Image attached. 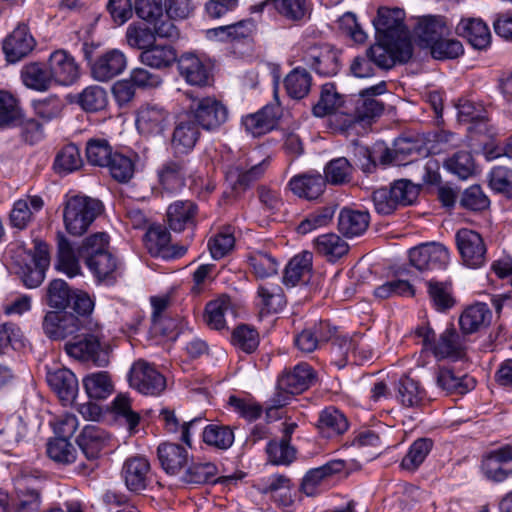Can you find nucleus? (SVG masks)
I'll list each match as a JSON object with an SVG mask.
<instances>
[{"label": "nucleus", "mask_w": 512, "mask_h": 512, "mask_svg": "<svg viewBox=\"0 0 512 512\" xmlns=\"http://www.w3.org/2000/svg\"><path fill=\"white\" fill-rule=\"evenodd\" d=\"M126 67L125 54L118 49H111L91 62V76L96 81L108 82L122 74Z\"/></svg>", "instance_id": "obj_15"}, {"label": "nucleus", "mask_w": 512, "mask_h": 512, "mask_svg": "<svg viewBox=\"0 0 512 512\" xmlns=\"http://www.w3.org/2000/svg\"><path fill=\"white\" fill-rule=\"evenodd\" d=\"M56 268L69 277L80 273V265L74 250L64 235L58 236V257Z\"/></svg>", "instance_id": "obj_52"}, {"label": "nucleus", "mask_w": 512, "mask_h": 512, "mask_svg": "<svg viewBox=\"0 0 512 512\" xmlns=\"http://www.w3.org/2000/svg\"><path fill=\"white\" fill-rule=\"evenodd\" d=\"M78 104L85 111H99L107 104V93L100 86H88L79 94Z\"/></svg>", "instance_id": "obj_62"}, {"label": "nucleus", "mask_w": 512, "mask_h": 512, "mask_svg": "<svg viewBox=\"0 0 512 512\" xmlns=\"http://www.w3.org/2000/svg\"><path fill=\"white\" fill-rule=\"evenodd\" d=\"M217 473V466L212 462H192L187 465L180 480L185 484L201 485L213 482Z\"/></svg>", "instance_id": "obj_46"}, {"label": "nucleus", "mask_w": 512, "mask_h": 512, "mask_svg": "<svg viewBox=\"0 0 512 512\" xmlns=\"http://www.w3.org/2000/svg\"><path fill=\"white\" fill-rule=\"evenodd\" d=\"M29 478L24 477L17 488V502L14 512H39L42 498L38 488L28 486Z\"/></svg>", "instance_id": "obj_44"}, {"label": "nucleus", "mask_w": 512, "mask_h": 512, "mask_svg": "<svg viewBox=\"0 0 512 512\" xmlns=\"http://www.w3.org/2000/svg\"><path fill=\"white\" fill-rule=\"evenodd\" d=\"M339 51L328 44L308 47L302 56L307 67L320 76L331 77L339 72Z\"/></svg>", "instance_id": "obj_10"}, {"label": "nucleus", "mask_w": 512, "mask_h": 512, "mask_svg": "<svg viewBox=\"0 0 512 512\" xmlns=\"http://www.w3.org/2000/svg\"><path fill=\"white\" fill-rule=\"evenodd\" d=\"M323 438L332 439L343 435L349 427L346 416L333 406L326 407L319 413L317 425Z\"/></svg>", "instance_id": "obj_25"}, {"label": "nucleus", "mask_w": 512, "mask_h": 512, "mask_svg": "<svg viewBox=\"0 0 512 512\" xmlns=\"http://www.w3.org/2000/svg\"><path fill=\"white\" fill-rule=\"evenodd\" d=\"M81 327L75 314L64 310L47 312L42 322L45 335L52 340L72 338Z\"/></svg>", "instance_id": "obj_13"}, {"label": "nucleus", "mask_w": 512, "mask_h": 512, "mask_svg": "<svg viewBox=\"0 0 512 512\" xmlns=\"http://www.w3.org/2000/svg\"><path fill=\"white\" fill-rule=\"evenodd\" d=\"M352 170V165L345 157L333 159L325 166V183L333 185L347 183L351 179Z\"/></svg>", "instance_id": "obj_58"}, {"label": "nucleus", "mask_w": 512, "mask_h": 512, "mask_svg": "<svg viewBox=\"0 0 512 512\" xmlns=\"http://www.w3.org/2000/svg\"><path fill=\"white\" fill-rule=\"evenodd\" d=\"M456 33L478 50L485 49L491 42L490 30L481 19L461 20L456 27Z\"/></svg>", "instance_id": "obj_26"}, {"label": "nucleus", "mask_w": 512, "mask_h": 512, "mask_svg": "<svg viewBox=\"0 0 512 512\" xmlns=\"http://www.w3.org/2000/svg\"><path fill=\"white\" fill-rule=\"evenodd\" d=\"M170 240V233L160 225L150 227L145 235V245L152 256L168 257Z\"/></svg>", "instance_id": "obj_55"}, {"label": "nucleus", "mask_w": 512, "mask_h": 512, "mask_svg": "<svg viewBox=\"0 0 512 512\" xmlns=\"http://www.w3.org/2000/svg\"><path fill=\"white\" fill-rule=\"evenodd\" d=\"M366 51L376 68L388 70L391 69L397 61L400 63L408 62L413 55V45L411 40L385 43L384 39L377 38V43Z\"/></svg>", "instance_id": "obj_4"}, {"label": "nucleus", "mask_w": 512, "mask_h": 512, "mask_svg": "<svg viewBox=\"0 0 512 512\" xmlns=\"http://www.w3.org/2000/svg\"><path fill=\"white\" fill-rule=\"evenodd\" d=\"M232 342L242 351L252 353L259 345V334L253 327L242 324L234 329Z\"/></svg>", "instance_id": "obj_64"}, {"label": "nucleus", "mask_w": 512, "mask_h": 512, "mask_svg": "<svg viewBox=\"0 0 512 512\" xmlns=\"http://www.w3.org/2000/svg\"><path fill=\"white\" fill-rule=\"evenodd\" d=\"M136 128L146 137L159 136L164 133L170 123V114L158 104H145L136 114Z\"/></svg>", "instance_id": "obj_12"}, {"label": "nucleus", "mask_w": 512, "mask_h": 512, "mask_svg": "<svg viewBox=\"0 0 512 512\" xmlns=\"http://www.w3.org/2000/svg\"><path fill=\"white\" fill-rule=\"evenodd\" d=\"M267 168V161L252 165L249 169L242 166H232L226 172V179L233 189H246L252 182L258 180Z\"/></svg>", "instance_id": "obj_39"}, {"label": "nucleus", "mask_w": 512, "mask_h": 512, "mask_svg": "<svg viewBox=\"0 0 512 512\" xmlns=\"http://www.w3.org/2000/svg\"><path fill=\"white\" fill-rule=\"evenodd\" d=\"M83 386L90 399H106L112 394L114 386L110 375L106 371L88 374L83 379Z\"/></svg>", "instance_id": "obj_45"}, {"label": "nucleus", "mask_w": 512, "mask_h": 512, "mask_svg": "<svg viewBox=\"0 0 512 512\" xmlns=\"http://www.w3.org/2000/svg\"><path fill=\"white\" fill-rule=\"evenodd\" d=\"M444 167L461 180L469 179L477 174V166L469 151H457L449 156Z\"/></svg>", "instance_id": "obj_42"}, {"label": "nucleus", "mask_w": 512, "mask_h": 512, "mask_svg": "<svg viewBox=\"0 0 512 512\" xmlns=\"http://www.w3.org/2000/svg\"><path fill=\"white\" fill-rule=\"evenodd\" d=\"M35 40L24 24L18 25L3 42V51L8 62L15 63L27 56L34 48Z\"/></svg>", "instance_id": "obj_19"}, {"label": "nucleus", "mask_w": 512, "mask_h": 512, "mask_svg": "<svg viewBox=\"0 0 512 512\" xmlns=\"http://www.w3.org/2000/svg\"><path fill=\"white\" fill-rule=\"evenodd\" d=\"M157 452L161 466L168 474L177 475L188 465L189 453L179 444H161Z\"/></svg>", "instance_id": "obj_28"}, {"label": "nucleus", "mask_w": 512, "mask_h": 512, "mask_svg": "<svg viewBox=\"0 0 512 512\" xmlns=\"http://www.w3.org/2000/svg\"><path fill=\"white\" fill-rule=\"evenodd\" d=\"M404 18L405 12L400 8H379L373 19L377 38L384 39L385 43L410 40Z\"/></svg>", "instance_id": "obj_6"}, {"label": "nucleus", "mask_w": 512, "mask_h": 512, "mask_svg": "<svg viewBox=\"0 0 512 512\" xmlns=\"http://www.w3.org/2000/svg\"><path fill=\"white\" fill-rule=\"evenodd\" d=\"M249 263L257 278H267L277 274L279 264L269 253L256 251L249 256Z\"/></svg>", "instance_id": "obj_61"}, {"label": "nucleus", "mask_w": 512, "mask_h": 512, "mask_svg": "<svg viewBox=\"0 0 512 512\" xmlns=\"http://www.w3.org/2000/svg\"><path fill=\"white\" fill-rule=\"evenodd\" d=\"M316 381L313 369L306 363H300L292 371L284 373L278 379V389L287 394H299L307 390Z\"/></svg>", "instance_id": "obj_21"}, {"label": "nucleus", "mask_w": 512, "mask_h": 512, "mask_svg": "<svg viewBox=\"0 0 512 512\" xmlns=\"http://www.w3.org/2000/svg\"><path fill=\"white\" fill-rule=\"evenodd\" d=\"M312 259L313 255L309 251L294 256L284 270L283 283L294 287L300 282H305L312 269Z\"/></svg>", "instance_id": "obj_37"}, {"label": "nucleus", "mask_w": 512, "mask_h": 512, "mask_svg": "<svg viewBox=\"0 0 512 512\" xmlns=\"http://www.w3.org/2000/svg\"><path fill=\"white\" fill-rule=\"evenodd\" d=\"M109 435L99 426L87 425L77 438V444L85 457L92 461L89 466H85L84 474H88L94 470V463L100 456L101 451L107 446Z\"/></svg>", "instance_id": "obj_16"}, {"label": "nucleus", "mask_w": 512, "mask_h": 512, "mask_svg": "<svg viewBox=\"0 0 512 512\" xmlns=\"http://www.w3.org/2000/svg\"><path fill=\"white\" fill-rule=\"evenodd\" d=\"M450 33V27L445 18L441 16L422 17L415 27L417 37L430 48L441 38L449 36Z\"/></svg>", "instance_id": "obj_27"}, {"label": "nucleus", "mask_w": 512, "mask_h": 512, "mask_svg": "<svg viewBox=\"0 0 512 512\" xmlns=\"http://www.w3.org/2000/svg\"><path fill=\"white\" fill-rule=\"evenodd\" d=\"M492 318V312L485 303H476L467 307L460 316L459 324L465 334H471L486 327Z\"/></svg>", "instance_id": "obj_36"}, {"label": "nucleus", "mask_w": 512, "mask_h": 512, "mask_svg": "<svg viewBox=\"0 0 512 512\" xmlns=\"http://www.w3.org/2000/svg\"><path fill=\"white\" fill-rule=\"evenodd\" d=\"M260 306L267 313H277L286 305V297L279 285L262 284L257 290Z\"/></svg>", "instance_id": "obj_49"}, {"label": "nucleus", "mask_w": 512, "mask_h": 512, "mask_svg": "<svg viewBox=\"0 0 512 512\" xmlns=\"http://www.w3.org/2000/svg\"><path fill=\"white\" fill-rule=\"evenodd\" d=\"M47 383L64 405L72 404L78 394V380L73 372L66 368L49 371Z\"/></svg>", "instance_id": "obj_20"}, {"label": "nucleus", "mask_w": 512, "mask_h": 512, "mask_svg": "<svg viewBox=\"0 0 512 512\" xmlns=\"http://www.w3.org/2000/svg\"><path fill=\"white\" fill-rule=\"evenodd\" d=\"M387 91V83L381 81L376 85L359 92L357 96L349 98V109L345 114L349 117V123L371 121L379 117L384 110V104L376 98Z\"/></svg>", "instance_id": "obj_3"}, {"label": "nucleus", "mask_w": 512, "mask_h": 512, "mask_svg": "<svg viewBox=\"0 0 512 512\" xmlns=\"http://www.w3.org/2000/svg\"><path fill=\"white\" fill-rule=\"evenodd\" d=\"M184 174V162L178 160L167 161L158 170L160 184L170 192L177 190L182 185Z\"/></svg>", "instance_id": "obj_53"}, {"label": "nucleus", "mask_w": 512, "mask_h": 512, "mask_svg": "<svg viewBox=\"0 0 512 512\" xmlns=\"http://www.w3.org/2000/svg\"><path fill=\"white\" fill-rule=\"evenodd\" d=\"M410 263L420 271L443 269L450 259L448 249L441 243H424L409 252Z\"/></svg>", "instance_id": "obj_11"}, {"label": "nucleus", "mask_w": 512, "mask_h": 512, "mask_svg": "<svg viewBox=\"0 0 512 512\" xmlns=\"http://www.w3.org/2000/svg\"><path fill=\"white\" fill-rule=\"evenodd\" d=\"M130 386L144 395L156 396L166 388L165 377L144 360L136 361L129 373Z\"/></svg>", "instance_id": "obj_8"}, {"label": "nucleus", "mask_w": 512, "mask_h": 512, "mask_svg": "<svg viewBox=\"0 0 512 512\" xmlns=\"http://www.w3.org/2000/svg\"><path fill=\"white\" fill-rule=\"evenodd\" d=\"M85 152L88 163L98 167H106L115 153L105 138H90L86 142Z\"/></svg>", "instance_id": "obj_48"}, {"label": "nucleus", "mask_w": 512, "mask_h": 512, "mask_svg": "<svg viewBox=\"0 0 512 512\" xmlns=\"http://www.w3.org/2000/svg\"><path fill=\"white\" fill-rule=\"evenodd\" d=\"M120 475L127 490L134 494L147 490L153 481L150 462L142 455L128 457L123 462Z\"/></svg>", "instance_id": "obj_7"}, {"label": "nucleus", "mask_w": 512, "mask_h": 512, "mask_svg": "<svg viewBox=\"0 0 512 512\" xmlns=\"http://www.w3.org/2000/svg\"><path fill=\"white\" fill-rule=\"evenodd\" d=\"M47 454L53 461L67 465L75 461L76 449L64 437H57L47 444Z\"/></svg>", "instance_id": "obj_59"}, {"label": "nucleus", "mask_w": 512, "mask_h": 512, "mask_svg": "<svg viewBox=\"0 0 512 512\" xmlns=\"http://www.w3.org/2000/svg\"><path fill=\"white\" fill-rule=\"evenodd\" d=\"M21 77L23 83L31 89L46 91L54 83L50 67L40 63H29L22 68Z\"/></svg>", "instance_id": "obj_40"}, {"label": "nucleus", "mask_w": 512, "mask_h": 512, "mask_svg": "<svg viewBox=\"0 0 512 512\" xmlns=\"http://www.w3.org/2000/svg\"><path fill=\"white\" fill-rule=\"evenodd\" d=\"M189 110L193 120L205 130H216L228 120L227 107L214 96L194 98Z\"/></svg>", "instance_id": "obj_5"}, {"label": "nucleus", "mask_w": 512, "mask_h": 512, "mask_svg": "<svg viewBox=\"0 0 512 512\" xmlns=\"http://www.w3.org/2000/svg\"><path fill=\"white\" fill-rule=\"evenodd\" d=\"M199 137V126L191 117L179 119L171 137V148L174 154L185 155L191 152Z\"/></svg>", "instance_id": "obj_18"}, {"label": "nucleus", "mask_w": 512, "mask_h": 512, "mask_svg": "<svg viewBox=\"0 0 512 512\" xmlns=\"http://www.w3.org/2000/svg\"><path fill=\"white\" fill-rule=\"evenodd\" d=\"M178 70L187 83L193 86H207L210 83V71L199 57L185 53L178 59Z\"/></svg>", "instance_id": "obj_22"}, {"label": "nucleus", "mask_w": 512, "mask_h": 512, "mask_svg": "<svg viewBox=\"0 0 512 512\" xmlns=\"http://www.w3.org/2000/svg\"><path fill=\"white\" fill-rule=\"evenodd\" d=\"M432 447L433 441L429 438L415 440L402 459L401 467L408 471H415L424 462Z\"/></svg>", "instance_id": "obj_54"}, {"label": "nucleus", "mask_w": 512, "mask_h": 512, "mask_svg": "<svg viewBox=\"0 0 512 512\" xmlns=\"http://www.w3.org/2000/svg\"><path fill=\"white\" fill-rule=\"evenodd\" d=\"M85 263L99 280L112 278L117 268V261L109 251L90 256Z\"/></svg>", "instance_id": "obj_57"}, {"label": "nucleus", "mask_w": 512, "mask_h": 512, "mask_svg": "<svg viewBox=\"0 0 512 512\" xmlns=\"http://www.w3.org/2000/svg\"><path fill=\"white\" fill-rule=\"evenodd\" d=\"M455 241L464 265L479 268L485 264L487 248L478 232L462 228L457 231Z\"/></svg>", "instance_id": "obj_9"}, {"label": "nucleus", "mask_w": 512, "mask_h": 512, "mask_svg": "<svg viewBox=\"0 0 512 512\" xmlns=\"http://www.w3.org/2000/svg\"><path fill=\"white\" fill-rule=\"evenodd\" d=\"M203 441L220 450L230 448L234 442V433L229 426L211 424L203 431Z\"/></svg>", "instance_id": "obj_56"}, {"label": "nucleus", "mask_w": 512, "mask_h": 512, "mask_svg": "<svg viewBox=\"0 0 512 512\" xmlns=\"http://www.w3.org/2000/svg\"><path fill=\"white\" fill-rule=\"evenodd\" d=\"M44 202L39 196H30L16 201L10 212L9 220L13 228L25 229L33 219L34 212L42 209Z\"/></svg>", "instance_id": "obj_35"}, {"label": "nucleus", "mask_w": 512, "mask_h": 512, "mask_svg": "<svg viewBox=\"0 0 512 512\" xmlns=\"http://www.w3.org/2000/svg\"><path fill=\"white\" fill-rule=\"evenodd\" d=\"M102 329L97 321L86 320L84 326L65 343L66 353L80 361H91L99 367L107 364V359L102 355Z\"/></svg>", "instance_id": "obj_1"}, {"label": "nucleus", "mask_w": 512, "mask_h": 512, "mask_svg": "<svg viewBox=\"0 0 512 512\" xmlns=\"http://www.w3.org/2000/svg\"><path fill=\"white\" fill-rule=\"evenodd\" d=\"M425 392L419 383L410 377L401 378L396 384V398L407 408L418 407L424 400Z\"/></svg>", "instance_id": "obj_43"}, {"label": "nucleus", "mask_w": 512, "mask_h": 512, "mask_svg": "<svg viewBox=\"0 0 512 512\" xmlns=\"http://www.w3.org/2000/svg\"><path fill=\"white\" fill-rule=\"evenodd\" d=\"M48 63L55 84L69 86L80 76L79 66L74 57L65 50L54 51Z\"/></svg>", "instance_id": "obj_17"}, {"label": "nucleus", "mask_w": 512, "mask_h": 512, "mask_svg": "<svg viewBox=\"0 0 512 512\" xmlns=\"http://www.w3.org/2000/svg\"><path fill=\"white\" fill-rule=\"evenodd\" d=\"M139 59L142 64L154 69H165L176 61L177 54L170 45L152 44L144 51H141Z\"/></svg>", "instance_id": "obj_38"}, {"label": "nucleus", "mask_w": 512, "mask_h": 512, "mask_svg": "<svg viewBox=\"0 0 512 512\" xmlns=\"http://www.w3.org/2000/svg\"><path fill=\"white\" fill-rule=\"evenodd\" d=\"M316 251L328 261L334 262L349 251V245L339 235L334 233L323 234L314 240Z\"/></svg>", "instance_id": "obj_41"}, {"label": "nucleus", "mask_w": 512, "mask_h": 512, "mask_svg": "<svg viewBox=\"0 0 512 512\" xmlns=\"http://www.w3.org/2000/svg\"><path fill=\"white\" fill-rule=\"evenodd\" d=\"M102 212V203L87 196L67 199L63 210L66 231L72 236L83 235Z\"/></svg>", "instance_id": "obj_2"}, {"label": "nucleus", "mask_w": 512, "mask_h": 512, "mask_svg": "<svg viewBox=\"0 0 512 512\" xmlns=\"http://www.w3.org/2000/svg\"><path fill=\"white\" fill-rule=\"evenodd\" d=\"M349 109V99L344 100L333 83H326L322 86L319 101L313 106V114L317 117L341 112L345 114Z\"/></svg>", "instance_id": "obj_29"}, {"label": "nucleus", "mask_w": 512, "mask_h": 512, "mask_svg": "<svg viewBox=\"0 0 512 512\" xmlns=\"http://www.w3.org/2000/svg\"><path fill=\"white\" fill-rule=\"evenodd\" d=\"M288 186L298 197L314 200L324 192L326 185L320 173L309 172L295 175L290 179Z\"/></svg>", "instance_id": "obj_23"}, {"label": "nucleus", "mask_w": 512, "mask_h": 512, "mask_svg": "<svg viewBox=\"0 0 512 512\" xmlns=\"http://www.w3.org/2000/svg\"><path fill=\"white\" fill-rule=\"evenodd\" d=\"M485 477L493 482H502L512 475V448L508 445L488 452L482 460Z\"/></svg>", "instance_id": "obj_14"}, {"label": "nucleus", "mask_w": 512, "mask_h": 512, "mask_svg": "<svg viewBox=\"0 0 512 512\" xmlns=\"http://www.w3.org/2000/svg\"><path fill=\"white\" fill-rule=\"evenodd\" d=\"M463 349L459 342V335L454 328L446 329L438 342L433 346V353L438 359L460 358Z\"/></svg>", "instance_id": "obj_50"}, {"label": "nucleus", "mask_w": 512, "mask_h": 512, "mask_svg": "<svg viewBox=\"0 0 512 512\" xmlns=\"http://www.w3.org/2000/svg\"><path fill=\"white\" fill-rule=\"evenodd\" d=\"M230 309L229 299L221 297L219 299L210 301L205 308V321L207 325L215 330L225 328V314Z\"/></svg>", "instance_id": "obj_60"}, {"label": "nucleus", "mask_w": 512, "mask_h": 512, "mask_svg": "<svg viewBox=\"0 0 512 512\" xmlns=\"http://www.w3.org/2000/svg\"><path fill=\"white\" fill-rule=\"evenodd\" d=\"M83 166V159L79 148L75 144L65 145L56 155L54 169L59 174H68L79 170Z\"/></svg>", "instance_id": "obj_51"}, {"label": "nucleus", "mask_w": 512, "mask_h": 512, "mask_svg": "<svg viewBox=\"0 0 512 512\" xmlns=\"http://www.w3.org/2000/svg\"><path fill=\"white\" fill-rule=\"evenodd\" d=\"M269 461L274 465H289L295 459L296 450L286 440H272L266 447Z\"/></svg>", "instance_id": "obj_63"}, {"label": "nucleus", "mask_w": 512, "mask_h": 512, "mask_svg": "<svg viewBox=\"0 0 512 512\" xmlns=\"http://www.w3.org/2000/svg\"><path fill=\"white\" fill-rule=\"evenodd\" d=\"M197 205L190 201H175L167 209V221L170 229L181 232L186 228L194 226Z\"/></svg>", "instance_id": "obj_32"}, {"label": "nucleus", "mask_w": 512, "mask_h": 512, "mask_svg": "<svg viewBox=\"0 0 512 512\" xmlns=\"http://www.w3.org/2000/svg\"><path fill=\"white\" fill-rule=\"evenodd\" d=\"M437 387L446 394H465L475 386V380L466 374H456L451 368L441 366L435 372Z\"/></svg>", "instance_id": "obj_24"}, {"label": "nucleus", "mask_w": 512, "mask_h": 512, "mask_svg": "<svg viewBox=\"0 0 512 512\" xmlns=\"http://www.w3.org/2000/svg\"><path fill=\"white\" fill-rule=\"evenodd\" d=\"M335 333L326 322H319L311 327L305 328L295 338V344L299 350L310 353L316 350L319 344L329 341Z\"/></svg>", "instance_id": "obj_31"}, {"label": "nucleus", "mask_w": 512, "mask_h": 512, "mask_svg": "<svg viewBox=\"0 0 512 512\" xmlns=\"http://www.w3.org/2000/svg\"><path fill=\"white\" fill-rule=\"evenodd\" d=\"M265 4L272 6L282 18L290 22L307 21L312 13L310 0H266Z\"/></svg>", "instance_id": "obj_30"}, {"label": "nucleus", "mask_w": 512, "mask_h": 512, "mask_svg": "<svg viewBox=\"0 0 512 512\" xmlns=\"http://www.w3.org/2000/svg\"><path fill=\"white\" fill-rule=\"evenodd\" d=\"M369 221L368 212L344 208L338 217V230L347 238L358 237L367 230Z\"/></svg>", "instance_id": "obj_34"}, {"label": "nucleus", "mask_w": 512, "mask_h": 512, "mask_svg": "<svg viewBox=\"0 0 512 512\" xmlns=\"http://www.w3.org/2000/svg\"><path fill=\"white\" fill-rule=\"evenodd\" d=\"M312 78L306 69L294 68L284 79L287 94L293 99H303L311 88Z\"/></svg>", "instance_id": "obj_47"}, {"label": "nucleus", "mask_w": 512, "mask_h": 512, "mask_svg": "<svg viewBox=\"0 0 512 512\" xmlns=\"http://www.w3.org/2000/svg\"><path fill=\"white\" fill-rule=\"evenodd\" d=\"M345 468V463L342 460H332L328 463L309 470L301 484L302 491L307 496H314L317 493V488L330 476L340 473Z\"/></svg>", "instance_id": "obj_33"}]
</instances>
